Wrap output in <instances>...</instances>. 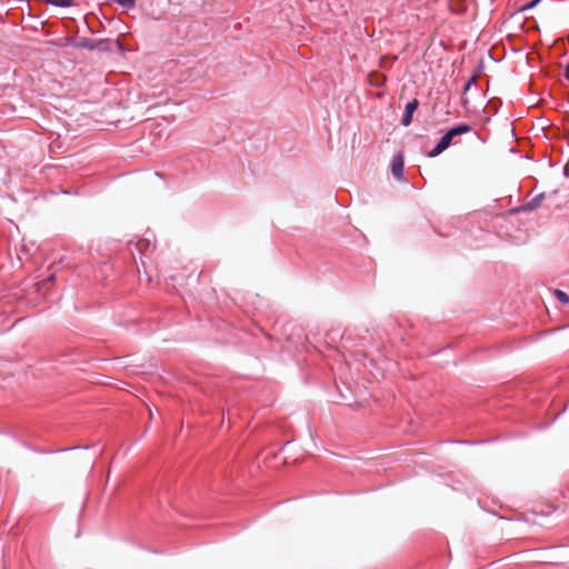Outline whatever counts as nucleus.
<instances>
[{
	"label": "nucleus",
	"instance_id": "obj_1",
	"mask_svg": "<svg viewBox=\"0 0 569 569\" xmlns=\"http://www.w3.org/2000/svg\"><path fill=\"white\" fill-rule=\"evenodd\" d=\"M120 48V42L118 40L112 39H91V38H80L79 39V49H87L90 51H99V52H114Z\"/></svg>",
	"mask_w": 569,
	"mask_h": 569
},
{
	"label": "nucleus",
	"instance_id": "obj_2",
	"mask_svg": "<svg viewBox=\"0 0 569 569\" xmlns=\"http://www.w3.org/2000/svg\"><path fill=\"white\" fill-rule=\"evenodd\" d=\"M419 102L417 99H412L411 101L407 102L405 106V112L402 114L401 124L403 127H408L412 122V117L416 110L418 109Z\"/></svg>",
	"mask_w": 569,
	"mask_h": 569
},
{
	"label": "nucleus",
	"instance_id": "obj_3",
	"mask_svg": "<svg viewBox=\"0 0 569 569\" xmlns=\"http://www.w3.org/2000/svg\"><path fill=\"white\" fill-rule=\"evenodd\" d=\"M545 199V192L538 193L530 201L519 206L515 209L516 212H530L540 207L542 200Z\"/></svg>",
	"mask_w": 569,
	"mask_h": 569
},
{
	"label": "nucleus",
	"instance_id": "obj_4",
	"mask_svg": "<svg viewBox=\"0 0 569 569\" xmlns=\"http://www.w3.org/2000/svg\"><path fill=\"white\" fill-rule=\"evenodd\" d=\"M391 173L396 180H403V157L401 153H398L392 158Z\"/></svg>",
	"mask_w": 569,
	"mask_h": 569
},
{
	"label": "nucleus",
	"instance_id": "obj_5",
	"mask_svg": "<svg viewBox=\"0 0 569 569\" xmlns=\"http://www.w3.org/2000/svg\"><path fill=\"white\" fill-rule=\"evenodd\" d=\"M450 141L443 134L436 146L428 152L429 158H436L450 147Z\"/></svg>",
	"mask_w": 569,
	"mask_h": 569
},
{
	"label": "nucleus",
	"instance_id": "obj_6",
	"mask_svg": "<svg viewBox=\"0 0 569 569\" xmlns=\"http://www.w3.org/2000/svg\"><path fill=\"white\" fill-rule=\"evenodd\" d=\"M54 43L61 47H72L79 49V40L71 37L60 38Z\"/></svg>",
	"mask_w": 569,
	"mask_h": 569
},
{
	"label": "nucleus",
	"instance_id": "obj_7",
	"mask_svg": "<svg viewBox=\"0 0 569 569\" xmlns=\"http://www.w3.org/2000/svg\"><path fill=\"white\" fill-rule=\"evenodd\" d=\"M452 136L457 137L471 131V127L468 123H459L449 129Z\"/></svg>",
	"mask_w": 569,
	"mask_h": 569
},
{
	"label": "nucleus",
	"instance_id": "obj_8",
	"mask_svg": "<svg viewBox=\"0 0 569 569\" xmlns=\"http://www.w3.org/2000/svg\"><path fill=\"white\" fill-rule=\"evenodd\" d=\"M555 296L561 305H563V306L569 305V296L565 291L556 289Z\"/></svg>",
	"mask_w": 569,
	"mask_h": 569
},
{
	"label": "nucleus",
	"instance_id": "obj_9",
	"mask_svg": "<svg viewBox=\"0 0 569 569\" xmlns=\"http://www.w3.org/2000/svg\"><path fill=\"white\" fill-rule=\"evenodd\" d=\"M541 0H530L529 2L525 3L520 9L519 11L520 12H523V11H528V10H531L533 9L538 3H540Z\"/></svg>",
	"mask_w": 569,
	"mask_h": 569
},
{
	"label": "nucleus",
	"instance_id": "obj_10",
	"mask_svg": "<svg viewBox=\"0 0 569 569\" xmlns=\"http://www.w3.org/2000/svg\"><path fill=\"white\" fill-rule=\"evenodd\" d=\"M472 86H476V77L472 76L471 78L468 79V81L465 83L463 86V92H467L468 90H470V88Z\"/></svg>",
	"mask_w": 569,
	"mask_h": 569
},
{
	"label": "nucleus",
	"instance_id": "obj_11",
	"mask_svg": "<svg viewBox=\"0 0 569 569\" xmlns=\"http://www.w3.org/2000/svg\"><path fill=\"white\" fill-rule=\"evenodd\" d=\"M56 280V274H49L42 282L41 287L44 288L48 283H52Z\"/></svg>",
	"mask_w": 569,
	"mask_h": 569
},
{
	"label": "nucleus",
	"instance_id": "obj_12",
	"mask_svg": "<svg viewBox=\"0 0 569 569\" xmlns=\"http://www.w3.org/2000/svg\"><path fill=\"white\" fill-rule=\"evenodd\" d=\"M445 136L447 137V139L450 141V143L452 142V139L455 138V136H452V133L450 132V130H447V132L445 133Z\"/></svg>",
	"mask_w": 569,
	"mask_h": 569
},
{
	"label": "nucleus",
	"instance_id": "obj_13",
	"mask_svg": "<svg viewBox=\"0 0 569 569\" xmlns=\"http://www.w3.org/2000/svg\"><path fill=\"white\" fill-rule=\"evenodd\" d=\"M79 448L80 447L62 448V449L57 450V452L69 451V450H74V449H79Z\"/></svg>",
	"mask_w": 569,
	"mask_h": 569
},
{
	"label": "nucleus",
	"instance_id": "obj_14",
	"mask_svg": "<svg viewBox=\"0 0 569 569\" xmlns=\"http://www.w3.org/2000/svg\"><path fill=\"white\" fill-rule=\"evenodd\" d=\"M565 77L569 81V62L567 63L566 69H565Z\"/></svg>",
	"mask_w": 569,
	"mask_h": 569
},
{
	"label": "nucleus",
	"instance_id": "obj_15",
	"mask_svg": "<svg viewBox=\"0 0 569 569\" xmlns=\"http://www.w3.org/2000/svg\"><path fill=\"white\" fill-rule=\"evenodd\" d=\"M340 395H341V399H342V400H345V401H348V400H349V398H348L346 395H343L342 392H341Z\"/></svg>",
	"mask_w": 569,
	"mask_h": 569
},
{
	"label": "nucleus",
	"instance_id": "obj_16",
	"mask_svg": "<svg viewBox=\"0 0 569 569\" xmlns=\"http://www.w3.org/2000/svg\"><path fill=\"white\" fill-rule=\"evenodd\" d=\"M457 443H469V441L462 440V441H456Z\"/></svg>",
	"mask_w": 569,
	"mask_h": 569
},
{
	"label": "nucleus",
	"instance_id": "obj_17",
	"mask_svg": "<svg viewBox=\"0 0 569 569\" xmlns=\"http://www.w3.org/2000/svg\"><path fill=\"white\" fill-rule=\"evenodd\" d=\"M468 100L467 99H462V104H467Z\"/></svg>",
	"mask_w": 569,
	"mask_h": 569
}]
</instances>
